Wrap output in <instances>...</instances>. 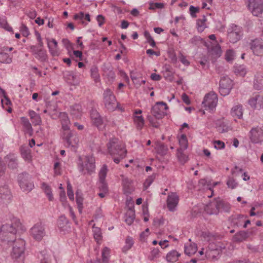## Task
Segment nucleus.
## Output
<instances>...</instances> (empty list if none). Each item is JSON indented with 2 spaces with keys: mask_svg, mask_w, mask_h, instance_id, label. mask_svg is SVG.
<instances>
[{
  "mask_svg": "<svg viewBox=\"0 0 263 263\" xmlns=\"http://www.w3.org/2000/svg\"><path fill=\"white\" fill-rule=\"evenodd\" d=\"M62 128L64 131H69L70 121L67 115L65 112H61L59 115Z\"/></svg>",
  "mask_w": 263,
  "mask_h": 263,
  "instance_id": "23",
  "label": "nucleus"
},
{
  "mask_svg": "<svg viewBox=\"0 0 263 263\" xmlns=\"http://www.w3.org/2000/svg\"><path fill=\"white\" fill-rule=\"evenodd\" d=\"M31 234L37 240H41L45 235L44 228L42 223H37L31 229Z\"/></svg>",
  "mask_w": 263,
  "mask_h": 263,
  "instance_id": "12",
  "label": "nucleus"
},
{
  "mask_svg": "<svg viewBox=\"0 0 263 263\" xmlns=\"http://www.w3.org/2000/svg\"><path fill=\"white\" fill-rule=\"evenodd\" d=\"M122 183L125 194H130L135 191L132 180L125 178L123 179Z\"/></svg>",
  "mask_w": 263,
  "mask_h": 263,
  "instance_id": "22",
  "label": "nucleus"
},
{
  "mask_svg": "<svg viewBox=\"0 0 263 263\" xmlns=\"http://www.w3.org/2000/svg\"><path fill=\"white\" fill-rule=\"evenodd\" d=\"M180 254L176 251H172L167 253L166 258L168 262H176Z\"/></svg>",
  "mask_w": 263,
  "mask_h": 263,
  "instance_id": "30",
  "label": "nucleus"
},
{
  "mask_svg": "<svg viewBox=\"0 0 263 263\" xmlns=\"http://www.w3.org/2000/svg\"><path fill=\"white\" fill-rule=\"evenodd\" d=\"M184 151L181 149H177L176 153L178 161L182 164H185L189 160L188 156L183 152Z\"/></svg>",
  "mask_w": 263,
  "mask_h": 263,
  "instance_id": "27",
  "label": "nucleus"
},
{
  "mask_svg": "<svg viewBox=\"0 0 263 263\" xmlns=\"http://www.w3.org/2000/svg\"><path fill=\"white\" fill-rule=\"evenodd\" d=\"M182 99L183 101L187 105H189L191 103L189 97L184 93L182 95Z\"/></svg>",
  "mask_w": 263,
  "mask_h": 263,
  "instance_id": "64",
  "label": "nucleus"
},
{
  "mask_svg": "<svg viewBox=\"0 0 263 263\" xmlns=\"http://www.w3.org/2000/svg\"><path fill=\"white\" fill-rule=\"evenodd\" d=\"M120 76L122 78L123 80L127 84H128L129 83V80L126 74L123 71H120Z\"/></svg>",
  "mask_w": 263,
  "mask_h": 263,
  "instance_id": "58",
  "label": "nucleus"
},
{
  "mask_svg": "<svg viewBox=\"0 0 263 263\" xmlns=\"http://www.w3.org/2000/svg\"><path fill=\"white\" fill-rule=\"evenodd\" d=\"M54 174L56 175L61 174V167L59 162H55L54 165Z\"/></svg>",
  "mask_w": 263,
  "mask_h": 263,
  "instance_id": "56",
  "label": "nucleus"
},
{
  "mask_svg": "<svg viewBox=\"0 0 263 263\" xmlns=\"http://www.w3.org/2000/svg\"><path fill=\"white\" fill-rule=\"evenodd\" d=\"M185 21V18L183 16H177L175 18V24H178L180 26L184 25Z\"/></svg>",
  "mask_w": 263,
  "mask_h": 263,
  "instance_id": "49",
  "label": "nucleus"
},
{
  "mask_svg": "<svg viewBox=\"0 0 263 263\" xmlns=\"http://www.w3.org/2000/svg\"><path fill=\"white\" fill-rule=\"evenodd\" d=\"M235 57V53L232 49L228 50L225 54V59L228 62H232Z\"/></svg>",
  "mask_w": 263,
  "mask_h": 263,
  "instance_id": "38",
  "label": "nucleus"
},
{
  "mask_svg": "<svg viewBox=\"0 0 263 263\" xmlns=\"http://www.w3.org/2000/svg\"><path fill=\"white\" fill-rule=\"evenodd\" d=\"M199 8L191 6L189 8V12L191 16L195 18L197 16L196 13L199 12Z\"/></svg>",
  "mask_w": 263,
  "mask_h": 263,
  "instance_id": "51",
  "label": "nucleus"
},
{
  "mask_svg": "<svg viewBox=\"0 0 263 263\" xmlns=\"http://www.w3.org/2000/svg\"><path fill=\"white\" fill-rule=\"evenodd\" d=\"M254 85L257 89H260L263 87V73H256L255 76Z\"/></svg>",
  "mask_w": 263,
  "mask_h": 263,
  "instance_id": "25",
  "label": "nucleus"
},
{
  "mask_svg": "<svg viewBox=\"0 0 263 263\" xmlns=\"http://www.w3.org/2000/svg\"><path fill=\"white\" fill-rule=\"evenodd\" d=\"M149 233V229L147 228L145 230L144 232L142 233L140 235V238L141 240L142 241H145V238L148 236Z\"/></svg>",
  "mask_w": 263,
  "mask_h": 263,
  "instance_id": "60",
  "label": "nucleus"
},
{
  "mask_svg": "<svg viewBox=\"0 0 263 263\" xmlns=\"http://www.w3.org/2000/svg\"><path fill=\"white\" fill-rule=\"evenodd\" d=\"M23 157L28 161H30L31 160V156L29 151L28 150H22L21 152Z\"/></svg>",
  "mask_w": 263,
  "mask_h": 263,
  "instance_id": "52",
  "label": "nucleus"
},
{
  "mask_svg": "<svg viewBox=\"0 0 263 263\" xmlns=\"http://www.w3.org/2000/svg\"><path fill=\"white\" fill-rule=\"evenodd\" d=\"M214 122L216 128L220 133H227L233 130L232 127L224 118L215 120Z\"/></svg>",
  "mask_w": 263,
  "mask_h": 263,
  "instance_id": "10",
  "label": "nucleus"
},
{
  "mask_svg": "<svg viewBox=\"0 0 263 263\" xmlns=\"http://www.w3.org/2000/svg\"><path fill=\"white\" fill-rule=\"evenodd\" d=\"M219 199H215L206 205L204 210L210 215L217 214L219 212Z\"/></svg>",
  "mask_w": 263,
  "mask_h": 263,
  "instance_id": "16",
  "label": "nucleus"
},
{
  "mask_svg": "<svg viewBox=\"0 0 263 263\" xmlns=\"http://www.w3.org/2000/svg\"><path fill=\"white\" fill-rule=\"evenodd\" d=\"M82 171L84 174L93 173L96 168L95 158L92 155H88L80 158Z\"/></svg>",
  "mask_w": 263,
  "mask_h": 263,
  "instance_id": "1",
  "label": "nucleus"
},
{
  "mask_svg": "<svg viewBox=\"0 0 263 263\" xmlns=\"http://www.w3.org/2000/svg\"><path fill=\"white\" fill-rule=\"evenodd\" d=\"M133 245V239L130 237H127L125 240V245L123 248V250L124 252L127 251L129 249L131 248Z\"/></svg>",
  "mask_w": 263,
  "mask_h": 263,
  "instance_id": "45",
  "label": "nucleus"
},
{
  "mask_svg": "<svg viewBox=\"0 0 263 263\" xmlns=\"http://www.w3.org/2000/svg\"><path fill=\"white\" fill-rule=\"evenodd\" d=\"M177 139L179 147L177 149L185 150L188 147V140L185 134L179 135Z\"/></svg>",
  "mask_w": 263,
  "mask_h": 263,
  "instance_id": "24",
  "label": "nucleus"
},
{
  "mask_svg": "<svg viewBox=\"0 0 263 263\" xmlns=\"http://www.w3.org/2000/svg\"><path fill=\"white\" fill-rule=\"evenodd\" d=\"M108 149L110 153L114 156L118 155L121 159L126 156L127 151L125 149V145L120 142L112 141L110 143Z\"/></svg>",
  "mask_w": 263,
  "mask_h": 263,
  "instance_id": "2",
  "label": "nucleus"
},
{
  "mask_svg": "<svg viewBox=\"0 0 263 263\" xmlns=\"http://www.w3.org/2000/svg\"><path fill=\"white\" fill-rule=\"evenodd\" d=\"M179 197L175 193H171L168 195L167 199V206L169 211L173 212L176 210L178 204Z\"/></svg>",
  "mask_w": 263,
  "mask_h": 263,
  "instance_id": "15",
  "label": "nucleus"
},
{
  "mask_svg": "<svg viewBox=\"0 0 263 263\" xmlns=\"http://www.w3.org/2000/svg\"><path fill=\"white\" fill-rule=\"evenodd\" d=\"M100 183H101V185L100 186V191L103 192L104 193H108L107 186L105 183V181L100 182Z\"/></svg>",
  "mask_w": 263,
  "mask_h": 263,
  "instance_id": "61",
  "label": "nucleus"
},
{
  "mask_svg": "<svg viewBox=\"0 0 263 263\" xmlns=\"http://www.w3.org/2000/svg\"><path fill=\"white\" fill-rule=\"evenodd\" d=\"M81 107L78 105H76L71 107L70 114L76 118H79L81 116Z\"/></svg>",
  "mask_w": 263,
  "mask_h": 263,
  "instance_id": "32",
  "label": "nucleus"
},
{
  "mask_svg": "<svg viewBox=\"0 0 263 263\" xmlns=\"http://www.w3.org/2000/svg\"><path fill=\"white\" fill-rule=\"evenodd\" d=\"M67 193L70 200H74V194L72 190V186L69 181L67 182Z\"/></svg>",
  "mask_w": 263,
  "mask_h": 263,
  "instance_id": "44",
  "label": "nucleus"
},
{
  "mask_svg": "<svg viewBox=\"0 0 263 263\" xmlns=\"http://www.w3.org/2000/svg\"><path fill=\"white\" fill-rule=\"evenodd\" d=\"M248 103L253 108H261L263 107V93L260 92L253 93L249 100Z\"/></svg>",
  "mask_w": 263,
  "mask_h": 263,
  "instance_id": "8",
  "label": "nucleus"
},
{
  "mask_svg": "<svg viewBox=\"0 0 263 263\" xmlns=\"http://www.w3.org/2000/svg\"><path fill=\"white\" fill-rule=\"evenodd\" d=\"M91 118L93 123L97 126L102 124V120L96 111H92L91 114Z\"/></svg>",
  "mask_w": 263,
  "mask_h": 263,
  "instance_id": "33",
  "label": "nucleus"
},
{
  "mask_svg": "<svg viewBox=\"0 0 263 263\" xmlns=\"http://www.w3.org/2000/svg\"><path fill=\"white\" fill-rule=\"evenodd\" d=\"M243 107L241 104H237L233 106L230 110V115L236 122L237 119H241L243 117Z\"/></svg>",
  "mask_w": 263,
  "mask_h": 263,
  "instance_id": "18",
  "label": "nucleus"
},
{
  "mask_svg": "<svg viewBox=\"0 0 263 263\" xmlns=\"http://www.w3.org/2000/svg\"><path fill=\"white\" fill-rule=\"evenodd\" d=\"M197 25L198 26V30L199 31L202 32L206 28L205 19H199L197 21Z\"/></svg>",
  "mask_w": 263,
  "mask_h": 263,
  "instance_id": "42",
  "label": "nucleus"
},
{
  "mask_svg": "<svg viewBox=\"0 0 263 263\" xmlns=\"http://www.w3.org/2000/svg\"><path fill=\"white\" fill-rule=\"evenodd\" d=\"M249 10L254 16H259L263 12V0H248Z\"/></svg>",
  "mask_w": 263,
  "mask_h": 263,
  "instance_id": "6",
  "label": "nucleus"
},
{
  "mask_svg": "<svg viewBox=\"0 0 263 263\" xmlns=\"http://www.w3.org/2000/svg\"><path fill=\"white\" fill-rule=\"evenodd\" d=\"M218 183V182H215L212 183L210 180L205 179H200L199 182L200 186L202 187L204 190H210L211 191L212 193L213 192V188ZM212 196V194L210 196L208 195V197H211Z\"/></svg>",
  "mask_w": 263,
  "mask_h": 263,
  "instance_id": "21",
  "label": "nucleus"
},
{
  "mask_svg": "<svg viewBox=\"0 0 263 263\" xmlns=\"http://www.w3.org/2000/svg\"><path fill=\"white\" fill-rule=\"evenodd\" d=\"M29 116L31 119H34L36 120V124H39L41 122L39 116L33 111L29 112Z\"/></svg>",
  "mask_w": 263,
  "mask_h": 263,
  "instance_id": "53",
  "label": "nucleus"
},
{
  "mask_svg": "<svg viewBox=\"0 0 263 263\" xmlns=\"http://www.w3.org/2000/svg\"><path fill=\"white\" fill-rule=\"evenodd\" d=\"M108 170L107 166L104 165L100 170L99 174L100 182L105 181V179Z\"/></svg>",
  "mask_w": 263,
  "mask_h": 263,
  "instance_id": "36",
  "label": "nucleus"
},
{
  "mask_svg": "<svg viewBox=\"0 0 263 263\" xmlns=\"http://www.w3.org/2000/svg\"><path fill=\"white\" fill-rule=\"evenodd\" d=\"M235 72L237 74L244 77L247 72L246 67L243 65H239L236 67Z\"/></svg>",
  "mask_w": 263,
  "mask_h": 263,
  "instance_id": "39",
  "label": "nucleus"
},
{
  "mask_svg": "<svg viewBox=\"0 0 263 263\" xmlns=\"http://www.w3.org/2000/svg\"><path fill=\"white\" fill-rule=\"evenodd\" d=\"M3 107L5 108L9 112H12V108L10 107L11 102L6 97L2 100Z\"/></svg>",
  "mask_w": 263,
  "mask_h": 263,
  "instance_id": "37",
  "label": "nucleus"
},
{
  "mask_svg": "<svg viewBox=\"0 0 263 263\" xmlns=\"http://www.w3.org/2000/svg\"><path fill=\"white\" fill-rule=\"evenodd\" d=\"M21 223L20 221L15 218H13L11 224L7 223L5 226H3L2 229L3 231H6L10 233H15L16 229L20 227Z\"/></svg>",
  "mask_w": 263,
  "mask_h": 263,
  "instance_id": "20",
  "label": "nucleus"
},
{
  "mask_svg": "<svg viewBox=\"0 0 263 263\" xmlns=\"http://www.w3.org/2000/svg\"><path fill=\"white\" fill-rule=\"evenodd\" d=\"M217 254L218 251L217 250H208L205 252V256L209 258L213 259Z\"/></svg>",
  "mask_w": 263,
  "mask_h": 263,
  "instance_id": "46",
  "label": "nucleus"
},
{
  "mask_svg": "<svg viewBox=\"0 0 263 263\" xmlns=\"http://www.w3.org/2000/svg\"><path fill=\"white\" fill-rule=\"evenodd\" d=\"M25 242L23 240H18L14 243L11 255L13 258H17L21 256L24 251Z\"/></svg>",
  "mask_w": 263,
  "mask_h": 263,
  "instance_id": "13",
  "label": "nucleus"
},
{
  "mask_svg": "<svg viewBox=\"0 0 263 263\" xmlns=\"http://www.w3.org/2000/svg\"><path fill=\"white\" fill-rule=\"evenodd\" d=\"M250 46L254 55L257 56L263 55V40L262 39H255L252 40Z\"/></svg>",
  "mask_w": 263,
  "mask_h": 263,
  "instance_id": "9",
  "label": "nucleus"
},
{
  "mask_svg": "<svg viewBox=\"0 0 263 263\" xmlns=\"http://www.w3.org/2000/svg\"><path fill=\"white\" fill-rule=\"evenodd\" d=\"M135 219V213L132 210H129L126 214L125 221L128 224L130 225L133 222Z\"/></svg>",
  "mask_w": 263,
  "mask_h": 263,
  "instance_id": "34",
  "label": "nucleus"
},
{
  "mask_svg": "<svg viewBox=\"0 0 263 263\" xmlns=\"http://www.w3.org/2000/svg\"><path fill=\"white\" fill-rule=\"evenodd\" d=\"M142 110L140 109L136 110L133 115V121L137 128L141 130L144 124V120L141 116Z\"/></svg>",
  "mask_w": 263,
  "mask_h": 263,
  "instance_id": "19",
  "label": "nucleus"
},
{
  "mask_svg": "<svg viewBox=\"0 0 263 263\" xmlns=\"http://www.w3.org/2000/svg\"><path fill=\"white\" fill-rule=\"evenodd\" d=\"M179 60L180 61H181V62L185 65H189L190 63L188 61V60L186 59V58L185 57H184L183 55H180L179 56Z\"/></svg>",
  "mask_w": 263,
  "mask_h": 263,
  "instance_id": "63",
  "label": "nucleus"
},
{
  "mask_svg": "<svg viewBox=\"0 0 263 263\" xmlns=\"http://www.w3.org/2000/svg\"><path fill=\"white\" fill-rule=\"evenodd\" d=\"M232 87V80L228 77H223L219 82V92L221 95L226 96L229 94Z\"/></svg>",
  "mask_w": 263,
  "mask_h": 263,
  "instance_id": "7",
  "label": "nucleus"
},
{
  "mask_svg": "<svg viewBox=\"0 0 263 263\" xmlns=\"http://www.w3.org/2000/svg\"><path fill=\"white\" fill-rule=\"evenodd\" d=\"M48 45L51 54L53 56H58L59 54L58 49V43L54 39H52L48 42Z\"/></svg>",
  "mask_w": 263,
  "mask_h": 263,
  "instance_id": "28",
  "label": "nucleus"
},
{
  "mask_svg": "<svg viewBox=\"0 0 263 263\" xmlns=\"http://www.w3.org/2000/svg\"><path fill=\"white\" fill-rule=\"evenodd\" d=\"M11 62V59L8 54L3 51H0V62L9 63Z\"/></svg>",
  "mask_w": 263,
  "mask_h": 263,
  "instance_id": "41",
  "label": "nucleus"
},
{
  "mask_svg": "<svg viewBox=\"0 0 263 263\" xmlns=\"http://www.w3.org/2000/svg\"><path fill=\"white\" fill-rule=\"evenodd\" d=\"M219 212L220 211H224V212H229L231 209V206L229 203L225 202L222 200L219 199Z\"/></svg>",
  "mask_w": 263,
  "mask_h": 263,
  "instance_id": "35",
  "label": "nucleus"
},
{
  "mask_svg": "<svg viewBox=\"0 0 263 263\" xmlns=\"http://www.w3.org/2000/svg\"><path fill=\"white\" fill-rule=\"evenodd\" d=\"M163 7V4L162 3H151L149 4V9H155L162 8Z\"/></svg>",
  "mask_w": 263,
  "mask_h": 263,
  "instance_id": "54",
  "label": "nucleus"
},
{
  "mask_svg": "<svg viewBox=\"0 0 263 263\" xmlns=\"http://www.w3.org/2000/svg\"><path fill=\"white\" fill-rule=\"evenodd\" d=\"M217 102V95L214 92H210L205 96L202 104L205 109L212 111L216 107Z\"/></svg>",
  "mask_w": 263,
  "mask_h": 263,
  "instance_id": "4",
  "label": "nucleus"
},
{
  "mask_svg": "<svg viewBox=\"0 0 263 263\" xmlns=\"http://www.w3.org/2000/svg\"><path fill=\"white\" fill-rule=\"evenodd\" d=\"M242 36L241 27L234 24L231 25L228 30V36L229 41L235 43L238 41Z\"/></svg>",
  "mask_w": 263,
  "mask_h": 263,
  "instance_id": "3",
  "label": "nucleus"
},
{
  "mask_svg": "<svg viewBox=\"0 0 263 263\" xmlns=\"http://www.w3.org/2000/svg\"><path fill=\"white\" fill-rule=\"evenodd\" d=\"M157 152L159 154H163V145L162 144H161L160 142H157L156 143V147H155Z\"/></svg>",
  "mask_w": 263,
  "mask_h": 263,
  "instance_id": "55",
  "label": "nucleus"
},
{
  "mask_svg": "<svg viewBox=\"0 0 263 263\" xmlns=\"http://www.w3.org/2000/svg\"><path fill=\"white\" fill-rule=\"evenodd\" d=\"M166 74L167 75V79L170 81H173L175 79V77H177L176 74L170 71H165V75Z\"/></svg>",
  "mask_w": 263,
  "mask_h": 263,
  "instance_id": "57",
  "label": "nucleus"
},
{
  "mask_svg": "<svg viewBox=\"0 0 263 263\" xmlns=\"http://www.w3.org/2000/svg\"><path fill=\"white\" fill-rule=\"evenodd\" d=\"M227 184L228 187L231 189H234L238 185V183L233 177H229L227 182Z\"/></svg>",
  "mask_w": 263,
  "mask_h": 263,
  "instance_id": "43",
  "label": "nucleus"
},
{
  "mask_svg": "<svg viewBox=\"0 0 263 263\" xmlns=\"http://www.w3.org/2000/svg\"><path fill=\"white\" fill-rule=\"evenodd\" d=\"M99 25L101 26L105 23V18L102 15H99L97 17Z\"/></svg>",
  "mask_w": 263,
  "mask_h": 263,
  "instance_id": "62",
  "label": "nucleus"
},
{
  "mask_svg": "<svg viewBox=\"0 0 263 263\" xmlns=\"http://www.w3.org/2000/svg\"><path fill=\"white\" fill-rule=\"evenodd\" d=\"M144 34V36L147 40V42L150 44V45L152 47H155L156 45L155 42L150 35L149 33L147 31H145Z\"/></svg>",
  "mask_w": 263,
  "mask_h": 263,
  "instance_id": "47",
  "label": "nucleus"
},
{
  "mask_svg": "<svg viewBox=\"0 0 263 263\" xmlns=\"http://www.w3.org/2000/svg\"><path fill=\"white\" fill-rule=\"evenodd\" d=\"M250 139L254 143H259L263 141V130L261 128H252L250 132Z\"/></svg>",
  "mask_w": 263,
  "mask_h": 263,
  "instance_id": "11",
  "label": "nucleus"
},
{
  "mask_svg": "<svg viewBox=\"0 0 263 263\" xmlns=\"http://www.w3.org/2000/svg\"><path fill=\"white\" fill-rule=\"evenodd\" d=\"M104 103L106 107L110 110H114L117 106L115 96L109 89H107L104 92Z\"/></svg>",
  "mask_w": 263,
  "mask_h": 263,
  "instance_id": "5",
  "label": "nucleus"
},
{
  "mask_svg": "<svg viewBox=\"0 0 263 263\" xmlns=\"http://www.w3.org/2000/svg\"><path fill=\"white\" fill-rule=\"evenodd\" d=\"M168 57L172 59L173 61H175L176 60V54L174 52V50L173 49H170L167 52Z\"/></svg>",
  "mask_w": 263,
  "mask_h": 263,
  "instance_id": "59",
  "label": "nucleus"
},
{
  "mask_svg": "<svg viewBox=\"0 0 263 263\" xmlns=\"http://www.w3.org/2000/svg\"><path fill=\"white\" fill-rule=\"evenodd\" d=\"M205 45L208 47V52L214 58H217L221 54V50L220 46L217 43H211L208 44L207 43H204Z\"/></svg>",
  "mask_w": 263,
  "mask_h": 263,
  "instance_id": "14",
  "label": "nucleus"
},
{
  "mask_svg": "<svg viewBox=\"0 0 263 263\" xmlns=\"http://www.w3.org/2000/svg\"><path fill=\"white\" fill-rule=\"evenodd\" d=\"M21 123L25 128V132L27 133L30 136H31L32 133V129L31 124L29 123L27 119L25 118H22Z\"/></svg>",
  "mask_w": 263,
  "mask_h": 263,
  "instance_id": "31",
  "label": "nucleus"
},
{
  "mask_svg": "<svg viewBox=\"0 0 263 263\" xmlns=\"http://www.w3.org/2000/svg\"><path fill=\"white\" fill-rule=\"evenodd\" d=\"M248 233L246 231H240L236 233L233 238L234 242H240L247 240L248 238Z\"/></svg>",
  "mask_w": 263,
  "mask_h": 263,
  "instance_id": "26",
  "label": "nucleus"
},
{
  "mask_svg": "<svg viewBox=\"0 0 263 263\" xmlns=\"http://www.w3.org/2000/svg\"><path fill=\"white\" fill-rule=\"evenodd\" d=\"M213 145L217 149H223L225 147V144L220 140H215L213 141Z\"/></svg>",
  "mask_w": 263,
  "mask_h": 263,
  "instance_id": "50",
  "label": "nucleus"
},
{
  "mask_svg": "<svg viewBox=\"0 0 263 263\" xmlns=\"http://www.w3.org/2000/svg\"><path fill=\"white\" fill-rule=\"evenodd\" d=\"M110 250L107 248H104L102 251V258L103 262H106L107 261Z\"/></svg>",
  "mask_w": 263,
  "mask_h": 263,
  "instance_id": "48",
  "label": "nucleus"
},
{
  "mask_svg": "<svg viewBox=\"0 0 263 263\" xmlns=\"http://www.w3.org/2000/svg\"><path fill=\"white\" fill-rule=\"evenodd\" d=\"M164 103H157L152 108V113L157 119H162L164 116Z\"/></svg>",
  "mask_w": 263,
  "mask_h": 263,
  "instance_id": "17",
  "label": "nucleus"
},
{
  "mask_svg": "<svg viewBox=\"0 0 263 263\" xmlns=\"http://www.w3.org/2000/svg\"><path fill=\"white\" fill-rule=\"evenodd\" d=\"M42 189L48 196L49 199L50 200H52L53 199V196L50 186H48L47 184L43 183L42 184Z\"/></svg>",
  "mask_w": 263,
  "mask_h": 263,
  "instance_id": "40",
  "label": "nucleus"
},
{
  "mask_svg": "<svg viewBox=\"0 0 263 263\" xmlns=\"http://www.w3.org/2000/svg\"><path fill=\"white\" fill-rule=\"evenodd\" d=\"M197 251V246L195 243H187L184 247V252L186 254L191 256Z\"/></svg>",
  "mask_w": 263,
  "mask_h": 263,
  "instance_id": "29",
  "label": "nucleus"
}]
</instances>
